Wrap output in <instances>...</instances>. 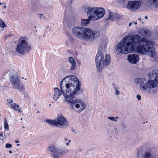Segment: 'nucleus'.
I'll use <instances>...</instances> for the list:
<instances>
[{
	"label": "nucleus",
	"mask_w": 158,
	"mask_h": 158,
	"mask_svg": "<svg viewBox=\"0 0 158 158\" xmlns=\"http://www.w3.org/2000/svg\"><path fill=\"white\" fill-rule=\"evenodd\" d=\"M81 81L74 75L68 76L64 78L61 81L60 86L61 90L55 91L57 94L56 98L53 97L56 101L62 94L64 96L65 100L73 94H80L83 92V89L81 87Z\"/></svg>",
	"instance_id": "f257e3e1"
},
{
	"label": "nucleus",
	"mask_w": 158,
	"mask_h": 158,
	"mask_svg": "<svg viewBox=\"0 0 158 158\" xmlns=\"http://www.w3.org/2000/svg\"><path fill=\"white\" fill-rule=\"evenodd\" d=\"M130 50L132 52L136 51V52L141 55H148L153 57L156 54L154 42L145 37H141L136 34L130 35Z\"/></svg>",
	"instance_id": "f03ea898"
},
{
	"label": "nucleus",
	"mask_w": 158,
	"mask_h": 158,
	"mask_svg": "<svg viewBox=\"0 0 158 158\" xmlns=\"http://www.w3.org/2000/svg\"><path fill=\"white\" fill-rule=\"evenodd\" d=\"M73 35L80 39H84L86 41H92L100 35L97 31H93L91 29L84 27H76L72 29Z\"/></svg>",
	"instance_id": "7ed1b4c3"
},
{
	"label": "nucleus",
	"mask_w": 158,
	"mask_h": 158,
	"mask_svg": "<svg viewBox=\"0 0 158 158\" xmlns=\"http://www.w3.org/2000/svg\"><path fill=\"white\" fill-rule=\"evenodd\" d=\"M102 46L101 45L99 46L95 58L97 68L98 71L100 73L103 70L104 66L109 65L111 62L110 54H106L104 59V56L102 52Z\"/></svg>",
	"instance_id": "20e7f679"
},
{
	"label": "nucleus",
	"mask_w": 158,
	"mask_h": 158,
	"mask_svg": "<svg viewBox=\"0 0 158 158\" xmlns=\"http://www.w3.org/2000/svg\"><path fill=\"white\" fill-rule=\"evenodd\" d=\"M130 35L125 36L117 44V54H127L131 52L132 50H130L131 45L130 44Z\"/></svg>",
	"instance_id": "39448f33"
},
{
	"label": "nucleus",
	"mask_w": 158,
	"mask_h": 158,
	"mask_svg": "<svg viewBox=\"0 0 158 158\" xmlns=\"http://www.w3.org/2000/svg\"><path fill=\"white\" fill-rule=\"evenodd\" d=\"M26 37L21 38L19 39L15 48L16 51L22 55H25L31 51V47L26 40Z\"/></svg>",
	"instance_id": "423d86ee"
},
{
	"label": "nucleus",
	"mask_w": 158,
	"mask_h": 158,
	"mask_svg": "<svg viewBox=\"0 0 158 158\" xmlns=\"http://www.w3.org/2000/svg\"><path fill=\"white\" fill-rule=\"evenodd\" d=\"M45 122L47 123L52 126L58 127V125L67 126L68 125V122L66 118L62 116L57 118L56 119L50 120L46 119Z\"/></svg>",
	"instance_id": "0eeeda50"
},
{
	"label": "nucleus",
	"mask_w": 158,
	"mask_h": 158,
	"mask_svg": "<svg viewBox=\"0 0 158 158\" xmlns=\"http://www.w3.org/2000/svg\"><path fill=\"white\" fill-rule=\"evenodd\" d=\"M10 81L12 85L14 86V88L20 91L23 90V86L19 79L18 76L15 75L10 76Z\"/></svg>",
	"instance_id": "6e6552de"
},
{
	"label": "nucleus",
	"mask_w": 158,
	"mask_h": 158,
	"mask_svg": "<svg viewBox=\"0 0 158 158\" xmlns=\"http://www.w3.org/2000/svg\"><path fill=\"white\" fill-rule=\"evenodd\" d=\"M140 2L137 1H129L127 5V8L132 10L139 9L140 7Z\"/></svg>",
	"instance_id": "1a4fd4ad"
},
{
	"label": "nucleus",
	"mask_w": 158,
	"mask_h": 158,
	"mask_svg": "<svg viewBox=\"0 0 158 158\" xmlns=\"http://www.w3.org/2000/svg\"><path fill=\"white\" fill-rule=\"evenodd\" d=\"M76 94H73L72 95L71 97L66 99L65 101L69 104V106H70L69 107V109L72 108L73 110H75L74 105L76 103L80 102V100L78 99L75 97L74 96Z\"/></svg>",
	"instance_id": "9d476101"
},
{
	"label": "nucleus",
	"mask_w": 158,
	"mask_h": 158,
	"mask_svg": "<svg viewBox=\"0 0 158 158\" xmlns=\"http://www.w3.org/2000/svg\"><path fill=\"white\" fill-rule=\"evenodd\" d=\"M96 7H87V14L88 17L89 19H92L93 21L96 20L95 14L97 9Z\"/></svg>",
	"instance_id": "9b49d317"
},
{
	"label": "nucleus",
	"mask_w": 158,
	"mask_h": 158,
	"mask_svg": "<svg viewBox=\"0 0 158 158\" xmlns=\"http://www.w3.org/2000/svg\"><path fill=\"white\" fill-rule=\"evenodd\" d=\"M127 59L131 63L136 64L139 61V58L138 54H133L128 55Z\"/></svg>",
	"instance_id": "f8f14e48"
},
{
	"label": "nucleus",
	"mask_w": 158,
	"mask_h": 158,
	"mask_svg": "<svg viewBox=\"0 0 158 158\" xmlns=\"http://www.w3.org/2000/svg\"><path fill=\"white\" fill-rule=\"evenodd\" d=\"M96 11L95 16L96 17V20L102 18L105 13V10L102 7H96Z\"/></svg>",
	"instance_id": "ddd939ff"
},
{
	"label": "nucleus",
	"mask_w": 158,
	"mask_h": 158,
	"mask_svg": "<svg viewBox=\"0 0 158 158\" xmlns=\"http://www.w3.org/2000/svg\"><path fill=\"white\" fill-rule=\"evenodd\" d=\"M48 150L53 152L52 156L53 158H59L60 156L58 155L59 150L60 149L57 148L56 147L54 146H51L48 147Z\"/></svg>",
	"instance_id": "4468645a"
},
{
	"label": "nucleus",
	"mask_w": 158,
	"mask_h": 158,
	"mask_svg": "<svg viewBox=\"0 0 158 158\" xmlns=\"http://www.w3.org/2000/svg\"><path fill=\"white\" fill-rule=\"evenodd\" d=\"M147 84L148 86V88H153L158 84V79L155 78L153 80L150 79L148 80Z\"/></svg>",
	"instance_id": "2eb2a0df"
},
{
	"label": "nucleus",
	"mask_w": 158,
	"mask_h": 158,
	"mask_svg": "<svg viewBox=\"0 0 158 158\" xmlns=\"http://www.w3.org/2000/svg\"><path fill=\"white\" fill-rule=\"evenodd\" d=\"M68 59L69 62L71 64L70 70L71 71L75 70L77 68V65L73 57L70 56L69 57Z\"/></svg>",
	"instance_id": "dca6fc26"
},
{
	"label": "nucleus",
	"mask_w": 158,
	"mask_h": 158,
	"mask_svg": "<svg viewBox=\"0 0 158 158\" xmlns=\"http://www.w3.org/2000/svg\"><path fill=\"white\" fill-rule=\"evenodd\" d=\"M152 156V154L149 152H145L144 154H142L141 155H139L138 152L137 155V158H151Z\"/></svg>",
	"instance_id": "f3484780"
},
{
	"label": "nucleus",
	"mask_w": 158,
	"mask_h": 158,
	"mask_svg": "<svg viewBox=\"0 0 158 158\" xmlns=\"http://www.w3.org/2000/svg\"><path fill=\"white\" fill-rule=\"evenodd\" d=\"M148 76L150 79H152L153 77L158 79V70H154L152 71V74L148 73Z\"/></svg>",
	"instance_id": "a211bd4d"
},
{
	"label": "nucleus",
	"mask_w": 158,
	"mask_h": 158,
	"mask_svg": "<svg viewBox=\"0 0 158 158\" xmlns=\"http://www.w3.org/2000/svg\"><path fill=\"white\" fill-rule=\"evenodd\" d=\"M92 20V19H81V25L82 26H86L90 23V21Z\"/></svg>",
	"instance_id": "6ab92c4d"
},
{
	"label": "nucleus",
	"mask_w": 158,
	"mask_h": 158,
	"mask_svg": "<svg viewBox=\"0 0 158 158\" xmlns=\"http://www.w3.org/2000/svg\"><path fill=\"white\" fill-rule=\"evenodd\" d=\"M9 107L12 108L15 110H18L19 113H21L22 111H21V108L19 107V106L16 103H14L13 104H11V106L9 105Z\"/></svg>",
	"instance_id": "aec40b11"
},
{
	"label": "nucleus",
	"mask_w": 158,
	"mask_h": 158,
	"mask_svg": "<svg viewBox=\"0 0 158 158\" xmlns=\"http://www.w3.org/2000/svg\"><path fill=\"white\" fill-rule=\"evenodd\" d=\"M38 3H33L32 6L30 9V10L31 12L35 11L37 9L38 6Z\"/></svg>",
	"instance_id": "412c9836"
},
{
	"label": "nucleus",
	"mask_w": 158,
	"mask_h": 158,
	"mask_svg": "<svg viewBox=\"0 0 158 158\" xmlns=\"http://www.w3.org/2000/svg\"><path fill=\"white\" fill-rule=\"evenodd\" d=\"M4 126L5 131H8L9 130V125L7 123V120L6 118L4 120Z\"/></svg>",
	"instance_id": "4be33fe9"
},
{
	"label": "nucleus",
	"mask_w": 158,
	"mask_h": 158,
	"mask_svg": "<svg viewBox=\"0 0 158 158\" xmlns=\"http://www.w3.org/2000/svg\"><path fill=\"white\" fill-rule=\"evenodd\" d=\"M115 15H114V13H111V12H109V19L112 21H113L115 19Z\"/></svg>",
	"instance_id": "5701e85b"
},
{
	"label": "nucleus",
	"mask_w": 158,
	"mask_h": 158,
	"mask_svg": "<svg viewBox=\"0 0 158 158\" xmlns=\"http://www.w3.org/2000/svg\"><path fill=\"white\" fill-rule=\"evenodd\" d=\"M59 150L58 154L60 155H63L69 152V151L68 149H64V150H63L60 149Z\"/></svg>",
	"instance_id": "b1692460"
},
{
	"label": "nucleus",
	"mask_w": 158,
	"mask_h": 158,
	"mask_svg": "<svg viewBox=\"0 0 158 158\" xmlns=\"http://www.w3.org/2000/svg\"><path fill=\"white\" fill-rule=\"evenodd\" d=\"M140 88L141 89L142 88L143 90H146L148 88V86L147 83H146L144 84L142 83L140 85Z\"/></svg>",
	"instance_id": "393cba45"
},
{
	"label": "nucleus",
	"mask_w": 158,
	"mask_h": 158,
	"mask_svg": "<svg viewBox=\"0 0 158 158\" xmlns=\"http://www.w3.org/2000/svg\"><path fill=\"white\" fill-rule=\"evenodd\" d=\"M149 2H151L157 7L158 6V0H148Z\"/></svg>",
	"instance_id": "a878e982"
},
{
	"label": "nucleus",
	"mask_w": 158,
	"mask_h": 158,
	"mask_svg": "<svg viewBox=\"0 0 158 158\" xmlns=\"http://www.w3.org/2000/svg\"><path fill=\"white\" fill-rule=\"evenodd\" d=\"M134 82L135 83H139L140 84H142V82H143V81H142L141 78H135L134 79Z\"/></svg>",
	"instance_id": "bb28decb"
},
{
	"label": "nucleus",
	"mask_w": 158,
	"mask_h": 158,
	"mask_svg": "<svg viewBox=\"0 0 158 158\" xmlns=\"http://www.w3.org/2000/svg\"><path fill=\"white\" fill-rule=\"evenodd\" d=\"M0 27L2 28L6 27L5 23L1 19H0Z\"/></svg>",
	"instance_id": "cd10ccee"
},
{
	"label": "nucleus",
	"mask_w": 158,
	"mask_h": 158,
	"mask_svg": "<svg viewBox=\"0 0 158 158\" xmlns=\"http://www.w3.org/2000/svg\"><path fill=\"white\" fill-rule=\"evenodd\" d=\"M78 103H79L81 105V106L82 107V108L81 109V110H83L86 108L85 104V102H83L80 100V102Z\"/></svg>",
	"instance_id": "c85d7f7f"
},
{
	"label": "nucleus",
	"mask_w": 158,
	"mask_h": 158,
	"mask_svg": "<svg viewBox=\"0 0 158 158\" xmlns=\"http://www.w3.org/2000/svg\"><path fill=\"white\" fill-rule=\"evenodd\" d=\"M149 30L147 29H146L144 30H142L141 31V32L143 33L144 34V35L146 36L147 35H148L149 33Z\"/></svg>",
	"instance_id": "c756f323"
},
{
	"label": "nucleus",
	"mask_w": 158,
	"mask_h": 158,
	"mask_svg": "<svg viewBox=\"0 0 158 158\" xmlns=\"http://www.w3.org/2000/svg\"><path fill=\"white\" fill-rule=\"evenodd\" d=\"M13 100L12 99H7V102H8L9 106H11V104H12V103L13 102Z\"/></svg>",
	"instance_id": "7c9ffc66"
},
{
	"label": "nucleus",
	"mask_w": 158,
	"mask_h": 158,
	"mask_svg": "<svg viewBox=\"0 0 158 158\" xmlns=\"http://www.w3.org/2000/svg\"><path fill=\"white\" fill-rule=\"evenodd\" d=\"M12 146V144L10 143H6L5 145V147L7 148H11Z\"/></svg>",
	"instance_id": "2f4dec72"
},
{
	"label": "nucleus",
	"mask_w": 158,
	"mask_h": 158,
	"mask_svg": "<svg viewBox=\"0 0 158 158\" xmlns=\"http://www.w3.org/2000/svg\"><path fill=\"white\" fill-rule=\"evenodd\" d=\"M108 118L111 121H117L116 119H115L113 117H108Z\"/></svg>",
	"instance_id": "473e14b6"
},
{
	"label": "nucleus",
	"mask_w": 158,
	"mask_h": 158,
	"mask_svg": "<svg viewBox=\"0 0 158 158\" xmlns=\"http://www.w3.org/2000/svg\"><path fill=\"white\" fill-rule=\"evenodd\" d=\"M114 15H115V19H120V15L118 13L114 14Z\"/></svg>",
	"instance_id": "72a5a7b5"
},
{
	"label": "nucleus",
	"mask_w": 158,
	"mask_h": 158,
	"mask_svg": "<svg viewBox=\"0 0 158 158\" xmlns=\"http://www.w3.org/2000/svg\"><path fill=\"white\" fill-rule=\"evenodd\" d=\"M13 35H10V34H8L6 36H5L4 40H6V39L7 37H11Z\"/></svg>",
	"instance_id": "f704fd0d"
},
{
	"label": "nucleus",
	"mask_w": 158,
	"mask_h": 158,
	"mask_svg": "<svg viewBox=\"0 0 158 158\" xmlns=\"http://www.w3.org/2000/svg\"><path fill=\"white\" fill-rule=\"evenodd\" d=\"M136 98L138 101H140L141 99V96L139 94H137L136 95Z\"/></svg>",
	"instance_id": "c9c22d12"
},
{
	"label": "nucleus",
	"mask_w": 158,
	"mask_h": 158,
	"mask_svg": "<svg viewBox=\"0 0 158 158\" xmlns=\"http://www.w3.org/2000/svg\"><path fill=\"white\" fill-rule=\"evenodd\" d=\"M115 90V94L116 95H118L119 94L120 92L117 89H114Z\"/></svg>",
	"instance_id": "e433bc0d"
},
{
	"label": "nucleus",
	"mask_w": 158,
	"mask_h": 158,
	"mask_svg": "<svg viewBox=\"0 0 158 158\" xmlns=\"http://www.w3.org/2000/svg\"><path fill=\"white\" fill-rule=\"evenodd\" d=\"M6 88V87L5 86H1L0 87V89L2 90H5Z\"/></svg>",
	"instance_id": "4c0bfd02"
},
{
	"label": "nucleus",
	"mask_w": 158,
	"mask_h": 158,
	"mask_svg": "<svg viewBox=\"0 0 158 158\" xmlns=\"http://www.w3.org/2000/svg\"><path fill=\"white\" fill-rule=\"evenodd\" d=\"M75 104L76 105H75V107L77 109L79 108L80 107V104L77 103H76Z\"/></svg>",
	"instance_id": "58836bf2"
},
{
	"label": "nucleus",
	"mask_w": 158,
	"mask_h": 158,
	"mask_svg": "<svg viewBox=\"0 0 158 158\" xmlns=\"http://www.w3.org/2000/svg\"><path fill=\"white\" fill-rule=\"evenodd\" d=\"M71 80H73L72 79L71 80V79H69V78H68V79H66L65 80H64V81H65V82L66 83V84H67V83H68V82H67V81H70Z\"/></svg>",
	"instance_id": "ea45409f"
},
{
	"label": "nucleus",
	"mask_w": 158,
	"mask_h": 158,
	"mask_svg": "<svg viewBox=\"0 0 158 158\" xmlns=\"http://www.w3.org/2000/svg\"><path fill=\"white\" fill-rule=\"evenodd\" d=\"M122 127H123V128H126L127 127L126 125L124 124L123 123H122Z\"/></svg>",
	"instance_id": "a19ab883"
},
{
	"label": "nucleus",
	"mask_w": 158,
	"mask_h": 158,
	"mask_svg": "<svg viewBox=\"0 0 158 158\" xmlns=\"http://www.w3.org/2000/svg\"><path fill=\"white\" fill-rule=\"evenodd\" d=\"M157 91V89H153V90H152V93L153 94H155L156 93Z\"/></svg>",
	"instance_id": "79ce46f5"
},
{
	"label": "nucleus",
	"mask_w": 158,
	"mask_h": 158,
	"mask_svg": "<svg viewBox=\"0 0 158 158\" xmlns=\"http://www.w3.org/2000/svg\"><path fill=\"white\" fill-rule=\"evenodd\" d=\"M57 93L56 92H54V97H54L55 98H56V97H58V96H57Z\"/></svg>",
	"instance_id": "37998d69"
},
{
	"label": "nucleus",
	"mask_w": 158,
	"mask_h": 158,
	"mask_svg": "<svg viewBox=\"0 0 158 158\" xmlns=\"http://www.w3.org/2000/svg\"><path fill=\"white\" fill-rule=\"evenodd\" d=\"M74 110L75 111L77 112L78 113H80L81 112V111H83V110H81H81H77V111L75 110Z\"/></svg>",
	"instance_id": "c03bdc74"
},
{
	"label": "nucleus",
	"mask_w": 158,
	"mask_h": 158,
	"mask_svg": "<svg viewBox=\"0 0 158 158\" xmlns=\"http://www.w3.org/2000/svg\"><path fill=\"white\" fill-rule=\"evenodd\" d=\"M112 85L114 87V89H117V88H116V85H115V84H114V83H113L112 84Z\"/></svg>",
	"instance_id": "a18cd8bd"
},
{
	"label": "nucleus",
	"mask_w": 158,
	"mask_h": 158,
	"mask_svg": "<svg viewBox=\"0 0 158 158\" xmlns=\"http://www.w3.org/2000/svg\"><path fill=\"white\" fill-rule=\"evenodd\" d=\"M60 89L58 88H57V87H55L54 88V92L56 91V90H57V91H58Z\"/></svg>",
	"instance_id": "49530a36"
},
{
	"label": "nucleus",
	"mask_w": 158,
	"mask_h": 158,
	"mask_svg": "<svg viewBox=\"0 0 158 158\" xmlns=\"http://www.w3.org/2000/svg\"><path fill=\"white\" fill-rule=\"evenodd\" d=\"M68 26L69 27V28H70V27H71L72 26V23H71L70 24H69L68 23Z\"/></svg>",
	"instance_id": "de8ad7c7"
},
{
	"label": "nucleus",
	"mask_w": 158,
	"mask_h": 158,
	"mask_svg": "<svg viewBox=\"0 0 158 158\" xmlns=\"http://www.w3.org/2000/svg\"><path fill=\"white\" fill-rule=\"evenodd\" d=\"M5 133V134H4V137L5 138H6V137H7V135H8H8H9V134H8V133H7V135L6 134H5V133Z\"/></svg>",
	"instance_id": "09e8293b"
},
{
	"label": "nucleus",
	"mask_w": 158,
	"mask_h": 158,
	"mask_svg": "<svg viewBox=\"0 0 158 158\" xmlns=\"http://www.w3.org/2000/svg\"><path fill=\"white\" fill-rule=\"evenodd\" d=\"M109 18H107L105 20V22L106 23H108L109 21Z\"/></svg>",
	"instance_id": "8fccbe9b"
},
{
	"label": "nucleus",
	"mask_w": 158,
	"mask_h": 158,
	"mask_svg": "<svg viewBox=\"0 0 158 158\" xmlns=\"http://www.w3.org/2000/svg\"><path fill=\"white\" fill-rule=\"evenodd\" d=\"M39 18H40V19H43L44 18V16H43H43H40L39 17Z\"/></svg>",
	"instance_id": "3c124183"
},
{
	"label": "nucleus",
	"mask_w": 158,
	"mask_h": 158,
	"mask_svg": "<svg viewBox=\"0 0 158 158\" xmlns=\"http://www.w3.org/2000/svg\"><path fill=\"white\" fill-rule=\"evenodd\" d=\"M126 0H123L122 1L120 2L121 3H123V4H124L125 2L126 1Z\"/></svg>",
	"instance_id": "603ef678"
},
{
	"label": "nucleus",
	"mask_w": 158,
	"mask_h": 158,
	"mask_svg": "<svg viewBox=\"0 0 158 158\" xmlns=\"http://www.w3.org/2000/svg\"><path fill=\"white\" fill-rule=\"evenodd\" d=\"M133 23H134L135 25H137V23L136 22H133Z\"/></svg>",
	"instance_id": "864d4df0"
},
{
	"label": "nucleus",
	"mask_w": 158,
	"mask_h": 158,
	"mask_svg": "<svg viewBox=\"0 0 158 158\" xmlns=\"http://www.w3.org/2000/svg\"><path fill=\"white\" fill-rule=\"evenodd\" d=\"M132 23H129V26H131L132 24Z\"/></svg>",
	"instance_id": "5fc2aeb1"
},
{
	"label": "nucleus",
	"mask_w": 158,
	"mask_h": 158,
	"mask_svg": "<svg viewBox=\"0 0 158 158\" xmlns=\"http://www.w3.org/2000/svg\"><path fill=\"white\" fill-rule=\"evenodd\" d=\"M72 131L73 132H74L75 133H76V132H75V129H72Z\"/></svg>",
	"instance_id": "6e6d98bb"
},
{
	"label": "nucleus",
	"mask_w": 158,
	"mask_h": 158,
	"mask_svg": "<svg viewBox=\"0 0 158 158\" xmlns=\"http://www.w3.org/2000/svg\"><path fill=\"white\" fill-rule=\"evenodd\" d=\"M3 136V134L2 133H0V137H2Z\"/></svg>",
	"instance_id": "4d7b16f0"
},
{
	"label": "nucleus",
	"mask_w": 158,
	"mask_h": 158,
	"mask_svg": "<svg viewBox=\"0 0 158 158\" xmlns=\"http://www.w3.org/2000/svg\"><path fill=\"white\" fill-rule=\"evenodd\" d=\"M15 143H19V141L18 140H17L15 141Z\"/></svg>",
	"instance_id": "13d9d810"
},
{
	"label": "nucleus",
	"mask_w": 158,
	"mask_h": 158,
	"mask_svg": "<svg viewBox=\"0 0 158 158\" xmlns=\"http://www.w3.org/2000/svg\"><path fill=\"white\" fill-rule=\"evenodd\" d=\"M69 40L70 41H71L72 40H73V39L71 37H70V38H69Z\"/></svg>",
	"instance_id": "bf43d9fd"
},
{
	"label": "nucleus",
	"mask_w": 158,
	"mask_h": 158,
	"mask_svg": "<svg viewBox=\"0 0 158 158\" xmlns=\"http://www.w3.org/2000/svg\"><path fill=\"white\" fill-rule=\"evenodd\" d=\"M9 152L10 153H12V151L11 150H10L9 151Z\"/></svg>",
	"instance_id": "052dcab7"
},
{
	"label": "nucleus",
	"mask_w": 158,
	"mask_h": 158,
	"mask_svg": "<svg viewBox=\"0 0 158 158\" xmlns=\"http://www.w3.org/2000/svg\"><path fill=\"white\" fill-rule=\"evenodd\" d=\"M6 5H4L3 6V8L4 9H6Z\"/></svg>",
	"instance_id": "680f3d73"
},
{
	"label": "nucleus",
	"mask_w": 158,
	"mask_h": 158,
	"mask_svg": "<svg viewBox=\"0 0 158 158\" xmlns=\"http://www.w3.org/2000/svg\"><path fill=\"white\" fill-rule=\"evenodd\" d=\"M144 18L146 19H148V16H145V17H144Z\"/></svg>",
	"instance_id": "e2e57ef3"
},
{
	"label": "nucleus",
	"mask_w": 158,
	"mask_h": 158,
	"mask_svg": "<svg viewBox=\"0 0 158 158\" xmlns=\"http://www.w3.org/2000/svg\"><path fill=\"white\" fill-rule=\"evenodd\" d=\"M40 15L43 16V14H38V15Z\"/></svg>",
	"instance_id": "0e129e2a"
},
{
	"label": "nucleus",
	"mask_w": 158,
	"mask_h": 158,
	"mask_svg": "<svg viewBox=\"0 0 158 158\" xmlns=\"http://www.w3.org/2000/svg\"><path fill=\"white\" fill-rule=\"evenodd\" d=\"M114 118H115H115H116V119H117V118H118V117H117H117H114Z\"/></svg>",
	"instance_id": "69168bd1"
},
{
	"label": "nucleus",
	"mask_w": 158,
	"mask_h": 158,
	"mask_svg": "<svg viewBox=\"0 0 158 158\" xmlns=\"http://www.w3.org/2000/svg\"><path fill=\"white\" fill-rule=\"evenodd\" d=\"M69 143H66V145H69Z\"/></svg>",
	"instance_id": "338daca9"
},
{
	"label": "nucleus",
	"mask_w": 158,
	"mask_h": 158,
	"mask_svg": "<svg viewBox=\"0 0 158 158\" xmlns=\"http://www.w3.org/2000/svg\"><path fill=\"white\" fill-rule=\"evenodd\" d=\"M65 140H68V139L67 138H65Z\"/></svg>",
	"instance_id": "774afa93"
}]
</instances>
